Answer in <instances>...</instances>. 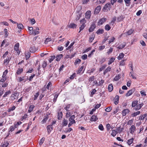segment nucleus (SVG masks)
<instances>
[{"label":"nucleus","instance_id":"f257e3e1","mask_svg":"<svg viewBox=\"0 0 147 147\" xmlns=\"http://www.w3.org/2000/svg\"><path fill=\"white\" fill-rule=\"evenodd\" d=\"M138 101L137 100H134L132 102L131 106L136 111L140 109L143 106V103L138 104Z\"/></svg>","mask_w":147,"mask_h":147},{"label":"nucleus","instance_id":"f03ea898","mask_svg":"<svg viewBox=\"0 0 147 147\" xmlns=\"http://www.w3.org/2000/svg\"><path fill=\"white\" fill-rule=\"evenodd\" d=\"M75 117V116L74 115H73L70 117L69 119V123L68 125V127H70L73 124L76 123V122L74 120Z\"/></svg>","mask_w":147,"mask_h":147},{"label":"nucleus","instance_id":"7ed1b4c3","mask_svg":"<svg viewBox=\"0 0 147 147\" xmlns=\"http://www.w3.org/2000/svg\"><path fill=\"white\" fill-rule=\"evenodd\" d=\"M136 127L135 125H132L131 126V127L129 128V131L130 133L133 134L134 131H136Z\"/></svg>","mask_w":147,"mask_h":147},{"label":"nucleus","instance_id":"20e7f679","mask_svg":"<svg viewBox=\"0 0 147 147\" xmlns=\"http://www.w3.org/2000/svg\"><path fill=\"white\" fill-rule=\"evenodd\" d=\"M25 77L24 76L22 77H18L17 79V81L19 82H20L22 81H24V82H25L28 80V78L26 79Z\"/></svg>","mask_w":147,"mask_h":147},{"label":"nucleus","instance_id":"39448f33","mask_svg":"<svg viewBox=\"0 0 147 147\" xmlns=\"http://www.w3.org/2000/svg\"><path fill=\"white\" fill-rule=\"evenodd\" d=\"M107 20L106 18H102L101 19L98 23V25H100L103 24Z\"/></svg>","mask_w":147,"mask_h":147},{"label":"nucleus","instance_id":"423d86ee","mask_svg":"<svg viewBox=\"0 0 147 147\" xmlns=\"http://www.w3.org/2000/svg\"><path fill=\"white\" fill-rule=\"evenodd\" d=\"M19 43H16L14 46V50L17 52L18 54H19L20 53V51L19 49Z\"/></svg>","mask_w":147,"mask_h":147},{"label":"nucleus","instance_id":"0eeeda50","mask_svg":"<svg viewBox=\"0 0 147 147\" xmlns=\"http://www.w3.org/2000/svg\"><path fill=\"white\" fill-rule=\"evenodd\" d=\"M91 11H88L85 13V17L86 19H89L90 18L91 16Z\"/></svg>","mask_w":147,"mask_h":147},{"label":"nucleus","instance_id":"6e6552de","mask_svg":"<svg viewBox=\"0 0 147 147\" xmlns=\"http://www.w3.org/2000/svg\"><path fill=\"white\" fill-rule=\"evenodd\" d=\"M73 111L72 110H69L67 111L66 114V118H68L70 117L73 114Z\"/></svg>","mask_w":147,"mask_h":147},{"label":"nucleus","instance_id":"1a4fd4ad","mask_svg":"<svg viewBox=\"0 0 147 147\" xmlns=\"http://www.w3.org/2000/svg\"><path fill=\"white\" fill-rule=\"evenodd\" d=\"M11 59V58L7 57L6 59H5L3 62V64L4 65L6 66L8 65Z\"/></svg>","mask_w":147,"mask_h":147},{"label":"nucleus","instance_id":"9d476101","mask_svg":"<svg viewBox=\"0 0 147 147\" xmlns=\"http://www.w3.org/2000/svg\"><path fill=\"white\" fill-rule=\"evenodd\" d=\"M9 143L8 141H5L1 145V147H7L9 145Z\"/></svg>","mask_w":147,"mask_h":147},{"label":"nucleus","instance_id":"9b49d317","mask_svg":"<svg viewBox=\"0 0 147 147\" xmlns=\"http://www.w3.org/2000/svg\"><path fill=\"white\" fill-rule=\"evenodd\" d=\"M98 119V118L97 117V116L96 115H93L90 118V121H96Z\"/></svg>","mask_w":147,"mask_h":147},{"label":"nucleus","instance_id":"f8f14e48","mask_svg":"<svg viewBox=\"0 0 147 147\" xmlns=\"http://www.w3.org/2000/svg\"><path fill=\"white\" fill-rule=\"evenodd\" d=\"M53 126H52V125H48L47 127V131L49 134H50L52 130H53Z\"/></svg>","mask_w":147,"mask_h":147},{"label":"nucleus","instance_id":"ddd939ff","mask_svg":"<svg viewBox=\"0 0 147 147\" xmlns=\"http://www.w3.org/2000/svg\"><path fill=\"white\" fill-rule=\"evenodd\" d=\"M101 8L100 6H98L94 10V13L97 14L100 11Z\"/></svg>","mask_w":147,"mask_h":147},{"label":"nucleus","instance_id":"4468645a","mask_svg":"<svg viewBox=\"0 0 147 147\" xmlns=\"http://www.w3.org/2000/svg\"><path fill=\"white\" fill-rule=\"evenodd\" d=\"M39 30V29L38 27H36L33 30V34L34 35H35L37 34H38L40 32L38 31Z\"/></svg>","mask_w":147,"mask_h":147},{"label":"nucleus","instance_id":"2eb2a0df","mask_svg":"<svg viewBox=\"0 0 147 147\" xmlns=\"http://www.w3.org/2000/svg\"><path fill=\"white\" fill-rule=\"evenodd\" d=\"M104 9L107 10L108 9L109 10H110L111 8V5L110 3H107L106 4L104 7Z\"/></svg>","mask_w":147,"mask_h":147},{"label":"nucleus","instance_id":"dca6fc26","mask_svg":"<svg viewBox=\"0 0 147 147\" xmlns=\"http://www.w3.org/2000/svg\"><path fill=\"white\" fill-rule=\"evenodd\" d=\"M84 67L83 66H82L79 69V70L77 71V74H82L84 71V70H83Z\"/></svg>","mask_w":147,"mask_h":147},{"label":"nucleus","instance_id":"f3484780","mask_svg":"<svg viewBox=\"0 0 147 147\" xmlns=\"http://www.w3.org/2000/svg\"><path fill=\"white\" fill-rule=\"evenodd\" d=\"M96 26L94 24H92L89 29V31L90 32H92L95 28Z\"/></svg>","mask_w":147,"mask_h":147},{"label":"nucleus","instance_id":"a211bd4d","mask_svg":"<svg viewBox=\"0 0 147 147\" xmlns=\"http://www.w3.org/2000/svg\"><path fill=\"white\" fill-rule=\"evenodd\" d=\"M77 25L74 23H70L69 25H68V27L70 28H76Z\"/></svg>","mask_w":147,"mask_h":147},{"label":"nucleus","instance_id":"6ab92c4d","mask_svg":"<svg viewBox=\"0 0 147 147\" xmlns=\"http://www.w3.org/2000/svg\"><path fill=\"white\" fill-rule=\"evenodd\" d=\"M8 84V82L7 81H6L5 82H3L1 84H0V85L1 86H0V87H1V86L3 88L7 87Z\"/></svg>","mask_w":147,"mask_h":147},{"label":"nucleus","instance_id":"aec40b11","mask_svg":"<svg viewBox=\"0 0 147 147\" xmlns=\"http://www.w3.org/2000/svg\"><path fill=\"white\" fill-rule=\"evenodd\" d=\"M35 106L34 105H31L29 107L28 112L29 113H31L33 110Z\"/></svg>","mask_w":147,"mask_h":147},{"label":"nucleus","instance_id":"412c9836","mask_svg":"<svg viewBox=\"0 0 147 147\" xmlns=\"http://www.w3.org/2000/svg\"><path fill=\"white\" fill-rule=\"evenodd\" d=\"M104 32V30L102 29H99L96 32V33L97 34H103Z\"/></svg>","mask_w":147,"mask_h":147},{"label":"nucleus","instance_id":"4be33fe9","mask_svg":"<svg viewBox=\"0 0 147 147\" xmlns=\"http://www.w3.org/2000/svg\"><path fill=\"white\" fill-rule=\"evenodd\" d=\"M129 112V110L128 109H125L123 110L122 112V115L123 116L126 115L127 113H128Z\"/></svg>","mask_w":147,"mask_h":147},{"label":"nucleus","instance_id":"5701e85b","mask_svg":"<svg viewBox=\"0 0 147 147\" xmlns=\"http://www.w3.org/2000/svg\"><path fill=\"white\" fill-rule=\"evenodd\" d=\"M134 91L133 90H130L126 94V96H129L131 95L133 93Z\"/></svg>","mask_w":147,"mask_h":147},{"label":"nucleus","instance_id":"b1692460","mask_svg":"<svg viewBox=\"0 0 147 147\" xmlns=\"http://www.w3.org/2000/svg\"><path fill=\"white\" fill-rule=\"evenodd\" d=\"M119 97L117 95L115 96V101L114 102L115 105H117L119 101Z\"/></svg>","mask_w":147,"mask_h":147},{"label":"nucleus","instance_id":"393cba45","mask_svg":"<svg viewBox=\"0 0 147 147\" xmlns=\"http://www.w3.org/2000/svg\"><path fill=\"white\" fill-rule=\"evenodd\" d=\"M134 30L133 29H131L129 30L126 33L127 35H130L131 34L134 32ZM124 34H126V33H123Z\"/></svg>","mask_w":147,"mask_h":147},{"label":"nucleus","instance_id":"a878e982","mask_svg":"<svg viewBox=\"0 0 147 147\" xmlns=\"http://www.w3.org/2000/svg\"><path fill=\"white\" fill-rule=\"evenodd\" d=\"M82 13H81L79 12L77 15L76 17V20L78 21L80 19L82 16Z\"/></svg>","mask_w":147,"mask_h":147},{"label":"nucleus","instance_id":"bb28decb","mask_svg":"<svg viewBox=\"0 0 147 147\" xmlns=\"http://www.w3.org/2000/svg\"><path fill=\"white\" fill-rule=\"evenodd\" d=\"M11 99L13 101L16 99V94L14 93L12 94L11 96Z\"/></svg>","mask_w":147,"mask_h":147},{"label":"nucleus","instance_id":"cd10ccee","mask_svg":"<svg viewBox=\"0 0 147 147\" xmlns=\"http://www.w3.org/2000/svg\"><path fill=\"white\" fill-rule=\"evenodd\" d=\"M28 30L30 34H33V28L32 27H28Z\"/></svg>","mask_w":147,"mask_h":147},{"label":"nucleus","instance_id":"c85d7f7f","mask_svg":"<svg viewBox=\"0 0 147 147\" xmlns=\"http://www.w3.org/2000/svg\"><path fill=\"white\" fill-rule=\"evenodd\" d=\"M63 55L62 54H59L56 56V60L57 61H59L61 59Z\"/></svg>","mask_w":147,"mask_h":147},{"label":"nucleus","instance_id":"c756f323","mask_svg":"<svg viewBox=\"0 0 147 147\" xmlns=\"http://www.w3.org/2000/svg\"><path fill=\"white\" fill-rule=\"evenodd\" d=\"M68 123V121L66 119H64L62 122V125L63 126L67 125Z\"/></svg>","mask_w":147,"mask_h":147},{"label":"nucleus","instance_id":"7c9ffc66","mask_svg":"<svg viewBox=\"0 0 147 147\" xmlns=\"http://www.w3.org/2000/svg\"><path fill=\"white\" fill-rule=\"evenodd\" d=\"M147 116V114H145L143 115H141L139 117V120H143Z\"/></svg>","mask_w":147,"mask_h":147},{"label":"nucleus","instance_id":"2f4dec72","mask_svg":"<svg viewBox=\"0 0 147 147\" xmlns=\"http://www.w3.org/2000/svg\"><path fill=\"white\" fill-rule=\"evenodd\" d=\"M111 69V67L110 66L108 67L105 70L103 74L104 75H105L108 72L110 71Z\"/></svg>","mask_w":147,"mask_h":147},{"label":"nucleus","instance_id":"473e14b6","mask_svg":"<svg viewBox=\"0 0 147 147\" xmlns=\"http://www.w3.org/2000/svg\"><path fill=\"white\" fill-rule=\"evenodd\" d=\"M113 89V86L112 84L109 85L108 87V90L109 92H111Z\"/></svg>","mask_w":147,"mask_h":147},{"label":"nucleus","instance_id":"72a5a7b5","mask_svg":"<svg viewBox=\"0 0 147 147\" xmlns=\"http://www.w3.org/2000/svg\"><path fill=\"white\" fill-rule=\"evenodd\" d=\"M121 78V75L118 74L117 76H116L114 78V80L115 81L118 80Z\"/></svg>","mask_w":147,"mask_h":147},{"label":"nucleus","instance_id":"f704fd0d","mask_svg":"<svg viewBox=\"0 0 147 147\" xmlns=\"http://www.w3.org/2000/svg\"><path fill=\"white\" fill-rule=\"evenodd\" d=\"M140 111H138L133 113L131 114V116L133 117H136L138 115L140 114Z\"/></svg>","mask_w":147,"mask_h":147},{"label":"nucleus","instance_id":"c9c22d12","mask_svg":"<svg viewBox=\"0 0 147 147\" xmlns=\"http://www.w3.org/2000/svg\"><path fill=\"white\" fill-rule=\"evenodd\" d=\"M45 138L43 137L40 140L39 142V144L40 146H41L42 144L45 141Z\"/></svg>","mask_w":147,"mask_h":147},{"label":"nucleus","instance_id":"e433bc0d","mask_svg":"<svg viewBox=\"0 0 147 147\" xmlns=\"http://www.w3.org/2000/svg\"><path fill=\"white\" fill-rule=\"evenodd\" d=\"M115 60V58L113 57L111 58L110 60L109 61V62L108 63V65H110Z\"/></svg>","mask_w":147,"mask_h":147},{"label":"nucleus","instance_id":"4c0bfd02","mask_svg":"<svg viewBox=\"0 0 147 147\" xmlns=\"http://www.w3.org/2000/svg\"><path fill=\"white\" fill-rule=\"evenodd\" d=\"M26 58V59H28L30 57L31 53L29 52H26L25 53Z\"/></svg>","mask_w":147,"mask_h":147},{"label":"nucleus","instance_id":"58836bf2","mask_svg":"<svg viewBox=\"0 0 147 147\" xmlns=\"http://www.w3.org/2000/svg\"><path fill=\"white\" fill-rule=\"evenodd\" d=\"M126 45V43H125L124 44H121L119 45L118 47L117 48L119 49H122L124 48Z\"/></svg>","mask_w":147,"mask_h":147},{"label":"nucleus","instance_id":"ea45409f","mask_svg":"<svg viewBox=\"0 0 147 147\" xmlns=\"http://www.w3.org/2000/svg\"><path fill=\"white\" fill-rule=\"evenodd\" d=\"M48 116H45L44 117V119L41 122L42 123H44L46 122L47 120L48 119Z\"/></svg>","mask_w":147,"mask_h":147},{"label":"nucleus","instance_id":"a19ab883","mask_svg":"<svg viewBox=\"0 0 147 147\" xmlns=\"http://www.w3.org/2000/svg\"><path fill=\"white\" fill-rule=\"evenodd\" d=\"M124 55V54L123 53L119 54V55L117 57V59L118 60H121L123 57Z\"/></svg>","mask_w":147,"mask_h":147},{"label":"nucleus","instance_id":"79ce46f5","mask_svg":"<svg viewBox=\"0 0 147 147\" xmlns=\"http://www.w3.org/2000/svg\"><path fill=\"white\" fill-rule=\"evenodd\" d=\"M106 0H97L96 2L97 4H100L105 3Z\"/></svg>","mask_w":147,"mask_h":147},{"label":"nucleus","instance_id":"37998d69","mask_svg":"<svg viewBox=\"0 0 147 147\" xmlns=\"http://www.w3.org/2000/svg\"><path fill=\"white\" fill-rule=\"evenodd\" d=\"M32 87H29L27 88H25L24 89V91L26 93H28L31 90Z\"/></svg>","mask_w":147,"mask_h":147},{"label":"nucleus","instance_id":"c03bdc74","mask_svg":"<svg viewBox=\"0 0 147 147\" xmlns=\"http://www.w3.org/2000/svg\"><path fill=\"white\" fill-rule=\"evenodd\" d=\"M23 69L22 68H19L17 70L16 74H20L22 72Z\"/></svg>","mask_w":147,"mask_h":147},{"label":"nucleus","instance_id":"a18cd8bd","mask_svg":"<svg viewBox=\"0 0 147 147\" xmlns=\"http://www.w3.org/2000/svg\"><path fill=\"white\" fill-rule=\"evenodd\" d=\"M124 1L127 6H129L131 3L130 0H124Z\"/></svg>","mask_w":147,"mask_h":147},{"label":"nucleus","instance_id":"49530a36","mask_svg":"<svg viewBox=\"0 0 147 147\" xmlns=\"http://www.w3.org/2000/svg\"><path fill=\"white\" fill-rule=\"evenodd\" d=\"M16 108L15 106H13L12 107H10L7 110V111L9 112H11V111L14 110Z\"/></svg>","mask_w":147,"mask_h":147},{"label":"nucleus","instance_id":"de8ad7c7","mask_svg":"<svg viewBox=\"0 0 147 147\" xmlns=\"http://www.w3.org/2000/svg\"><path fill=\"white\" fill-rule=\"evenodd\" d=\"M134 139L133 138H132L131 139L128 140L127 142L128 144L130 145L131 144H132L133 142Z\"/></svg>","mask_w":147,"mask_h":147},{"label":"nucleus","instance_id":"09e8293b","mask_svg":"<svg viewBox=\"0 0 147 147\" xmlns=\"http://www.w3.org/2000/svg\"><path fill=\"white\" fill-rule=\"evenodd\" d=\"M86 20L84 18L82 20H81L80 21V22L82 25H85V24L86 22Z\"/></svg>","mask_w":147,"mask_h":147},{"label":"nucleus","instance_id":"8fccbe9b","mask_svg":"<svg viewBox=\"0 0 147 147\" xmlns=\"http://www.w3.org/2000/svg\"><path fill=\"white\" fill-rule=\"evenodd\" d=\"M58 119L59 120L61 119L62 117V112H60L59 113H58Z\"/></svg>","mask_w":147,"mask_h":147},{"label":"nucleus","instance_id":"3c124183","mask_svg":"<svg viewBox=\"0 0 147 147\" xmlns=\"http://www.w3.org/2000/svg\"><path fill=\"white\" fill-rule=\"evenodd\" d=\"M39 94V92H38L36 93L35 94H34V97L33 98L34 100H35L36 99L37 97L38 96Z\"/></svg>","mask_w":147,"mask_h":147},{"label":"nucleus","instance_id":"603ef678","mask_svg":"<svg viewBox=\"0 0 147 147\" xmlns=\"http://www.w3.org/2000/svg\"><path fill=\"white\" fill-rule=\"evenodd\" d=\"M117 133V131L115 130H112V133L111 134V135L113 137H115Z\"/></svg>","mask_w":147,"mask_h":147},{"label":"nucleus","instance_id":"864d4df0","mask_svg":"<svg viewBox=\"0 0 147 147\" xmlns=\"http://www.w3.org/2000/svg\"><path fill=\"white\" fill-rule=\"evenodd\" d=\"M4 33L5 34V37L6 38L9 35V34L8 33L7 30V29L5 28L4 29Z\"/></svg>","mask_w":147,"mask_h":147},{"label":"nucleus","instance_id":"5fc2aeb1","mask_svg":"<svg viewBox=\"0 0 147 147\" xmlns=\"http://www.w3.org/2000/svg\"><path fill=\"white\" fill-rule=\"evenodd\" d=\"M81 61V60L79 59H76L74 63L75 65H76L77 64H79Z\"/></svg>","mask_w":147,"mask_h":147},{"label":"nucleus","instance_id":"6e6d98bb","mask_svg":"<svg viewBox=\"0 0 147 147\" xmlns=\"http://www.w3.org/2000/svg\"><path fill=\"white\" fill-rule=\"evenodd\" d=\"M105 29L107 31H109L111 28L109 25L107 24L105 26Z\"/></svg>","mask_w":147,"mask_h":147},{"label":"nucleus","instance_id":"4d7b16f0","mask_svg":"<svg viewBox=\"0 0 147 147\" xmlns=\"http://www.w3.org/2000/svg\"><path fill=\"white\" fill-rule=\"evenodd\" d=\"M95 52V50L94 49L92 50L90 53L88 55V57L89 58H90L94 54V53Z\"/></svg>","mask_w":147,"mask_h":147},{"label":"nucleus","instance_id":"13d9d810","mask_svg":"<svg viewBox=\"0 0 147 147\" xmlns=\"http://www.w3.org/2000/svg\"><path fill=\"white\" fill-rule=\"evenodd\" d=\"M51 40V38H46L45 40V44H47Z\"/></svg>","mask_w":147,"mask_h":147},{"label":"nucleus","instance_id":"bf43d9fd","mask_svg":"<svg viewBox=\"0 0 147 147\" xmlns=\"http://www.w3.org/2000/svg\"><path fill=\"white\" fill-rule=\"evenodd\" d=\"M17 24V26L19 29H22L23 28V26L22 24Z\"/></svg>","mask_w":147,"mask_h":147},{"label":"nucleus","instance_id":"052dcab7","mask_svg":"<svg viewBox=\"0 0 147 147\" xmlns=\"http://www.w3.org/2000/svg\"><path fill=\"white\" fill-rule=\"evenodd\" d=\"M86 25H82L80 27V31L79 32L80 33L82 30L85 27Z\"/></svg>","mask_w":147,"mask_h":147},{"label":"nucleus","instance_id":"680f3d73","mask_svg":"<svg viewBox=\"0 0 147 147\" xmlns=\"http://www.w3.org/2000/svg\"><path fill=\"white\" fill-rule=\"evenodd\" d=\"M123 128H120V127H118L117 129V130H118V131H117V133H119V134H120L121 132L123 131Z\"/></svg>","mask_w":147,"mask_h":147},{"label":"nucleus","instance_id":"e2e57ef3","mask_svg":"<svg viewBox=\"0 0 147 147\" xmlns=\"http://www.w3.org/2000/svg\"><path fill=\"white\" fill-rule=\"evenodd\" d=\"M94 35H92V36L89 38V41L90 42H92L94 40Z\"/></svg>","mask_w":147,"mask_h":147},{"label":"nucleus","instance_id":"0e129e2a","mask_svg":"<svg viewBox=\"0 0 147 147\" xmlns=\"http://www.w3.org/2000/svg\"><path fill=\"white\" fill-rule=\"evenodd\" d=\"M70 105L69 104L67 105L66 107H64V109L66 110L67 111H69V108L70 107Z\"/></svg>","mask_w":147,"mask_h":147},{"label":"nucleus","instance_id":"69168bd1","mask_svg":"<svg viewBox=\"0 0 147 147\" xmlns=\"http://www.w3.org/2000/svg\"><path fill=\"white\" fill-rule=\"evenodd\" d=\"M115 39V38L114 37H112L111 38L109 39V44H110L112 42H113L114 41Z\"/></svg>","mask_w":147,"mask_h":147},{"label":"nucleus","instance_id":"338daca9","mask_svg":"<svg viewBox=\"0 0 147 147\" xmlns=\"http://www.w3.org/2000/svg\"><path fill=\"white\" fill-rule=\"evenodd\" d=\"M11 93V92L10 90H9L5 92L3 96V97H5L7 96V95Z\"/></svg>","mask_w":147,"mask_h":147},{"label":"nucleus","instance_id":"774afa93","mask_svg":"<svg viewBox=\"0 0 147 147\" xmlns=\"http://www.w3.org/2000/svg\"><path fill=\"white\" fill-rule=\"evenodd\" d=\"M113 48L111 47H110V49L108 50V51L107 53L108 55H109L110 53H111L113 52Z\"/></svg>","mask_w":147,"mask_h":147}]
</instances>
